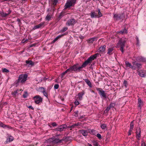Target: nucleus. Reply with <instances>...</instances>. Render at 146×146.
Listing matches in <instances>:
<instances>
[{
	"instance_id": "nucleus-1",
	"label": "nucleus",
	"mask_w": 146,
	"mask_h": 146,
	"mask_svg": "<svg viewBox=\"0 0 146 146\" xmlns=\"http://www.w3.org/2000/svg\"><path fill=\"white\" fill-rule=\"evenodd\" d=\"M99 55L98 53H96L92 55L83 63L81 66H80L78 64H76L70 67L68 69V70L70 72H72L73 71L76 72H80L82 68L86 67L88 64H90L93 60L96 58Z\"/></svg>"
},
{
	"instance_id": "nucleus-2",
	"label": "nucleus",
	"mask_w": 146,
	"mask_h": 146,
	"mask_svg": "<svg viewBox=\"0 0 146 146\" xmlns=\"http://www.w3.org/2000/svg\"><path fill=\"white\" fill-rule=\"evenodd\" d=\"M126 41L125 38H121L119 40V41L117 43V46L118 47H120V50L122 53L123 52V48L125 46Z\"/></svg>"
},
{
	"instance_id": "nucleus-3",
	"label": "nucleus",
	"mask_w": 146,
	"mask_h": 146,
	"mask_svg": "<svg viewBox=\"0 0 146 146\" xmlns=\"http://www.w3.org/2000/svg\"><path fill=\"white\" fill-rule=\"evenodd\" d=\"M76 0H67L64 5V9L65 10L72 6H74L76 3Z\"/></svg>"
},
{
	"instance_id": "nucleus-4",
	"label": "nucleus",
	"mask_w": 146,
	"mask_h": 146,
	"mask_svg": "<svg viewBox=\"0 0 146 146\" xmlns=\"http://www.w3.org/2000/svg\"><path fill=\"white\" fill-rule=\"evenodd\" d=\"M27 77V74H21L19 77L18 79V82H21L23 83L25 82Z\"/></svg>"
},
{
	"instance_id": "nucleus-5",
	"label": "nucleus",
	"mask_w": 146,
	"mask_h": 146,
	"mask_svg": "<svg viewBox=\"0 0 146 146\" xmlns=\"http://www.w3.org/2000/svg\"><path fill=\"white\" fill-rule=\"evenodd\" d=\"M96 90L98 92V93L101 97H103L104 98H106V94L105 93V91L103 90L102 88H97Z\"/></svg>"
},
{
	"instance_id": "nucleus-6",
	"label": "nucleus",
	"mask_w": 146,
	"mask_h": 146,
	"mask_svg": "<svg viewBox=\"0 0 146 146\" xmlns=\"http://www.w3.org/2000/svg\"><path fill=\"white\" fill-rule=\"evenodd\" d=\"M63 140V139L60 140L58 138H55V139H54L52 138H51L48 139V142H52L54 144H55L60 143Z\"/></svg>"
},
{
	"instance_id": "nucleus-7",
	"label": "nucleus",
	"mask_w": 146,
	"mask_h": 146,
	"mask_svg": "<svg viewBox=\"0 0 146 146\" xmlns=\"http://www.w3.org/2000/svg\"><path fill=\"white\" fill-rule=\"evenodd\" d=\"M54 8L53 7L52 8V9H48V11H50L51 12L50 13H48L47 15L46 16V20L48 21L50 20L52 17L51 14H52L53 13L54 10Z\"/></svg>"
},
{
	"instance_id": "nucleus-8",
	"label": "nucleus",
	"mask_w": 146,
	"mask_h": 146,
	"mask_svg": "<svg viewBox=\"0 0 146 146\" xmlns=\"http://www.w3.org/2000/svg\"><path fill=\"white\" fill-rule=\"evenodd\" d=\"M138 75L141 77H145L146 76V71L145 70H137Z\"/></svg>"
},
{
	"instance_id": "nucleus-9",
	"label": "nucleus",
	"mask_w": 146,
	"mask_h": 146,
	"mask_svg": "<svg viewBox=\"0 0 146 146\" xmlns=\"http://www.w3.org/2000/svg\"><path fill=\"white\" fill-rule=\"evenodd\" d=\"M125 63L126 67H129L133 70L136 69V67L133 65H132L130 63H129L128 61H126L125 62Z\"/></svg>"
},
{
	"instance_id": "nucleus-10",
	"label": "nucleus",
	"mask_w": 146,
	"mask_h": 146,
	"mask_svg": "<svg viewBox=\"0 0 146 146\" xmlns=\"http://www.w3.org/2000/svg\"><path fill=\"white\" fill-rule=\"evenodd\" d=\"M75 23V21L74 19L68 20L66 22V25L68 26L73 25Z\"/></svg>"
},
{
	"instance_id": "nucleus-11",
	"label": "nucleus",
	"mask_w": 146,
	"mask_h": 146,
	"mask_svg": "<svg viewBox=\"0 0 146 146\" xmlns=\"http://www.w3.org/2000/svg\"><path fill=\"white\" fill-rule=\"evenodd\" d=\"M66 128V125H62L56 128L55 129L56 131H61L64 130Z\"/></svg>"
},
{
	"instance_id": "nucleus-12",
	"label": "nucleus",
	"mask_w": 146,
	"mask_h": 146,
	"mask_svg": "<svg viewBox=\"0 0 146 146\" xmlns=\"http://www.w3.org/2000/svg\"><path fill=\"white\" fill-rule=\"evenodd\" d=\"M133 65L136 66L138 70H139V69L141 68L142 67V65L141 64L136 63V61H133L132 62Z\"/></svg>"
},
{
	"instance_id": "nucleus-13",
	"label": "nucleus",
	"mask_w": 146,
	"mask_h": 146,
	"mask_svg": "<svg viewBox=\"0 0 146 146\" xmlns=\"http://www.w3.org/2000/svg\"><path fill=\"white\" fill-rule=\"evenodd\" d=\"M113 18L115 20H118L121 19V15L120 14H114Z\"/></svg>"
},
{
	"instance_id": "nucleus-14",
	"label": "nucleus",
	"mask_w": 146,
	"mask_h": 146,
	"mask_svg": "<svg viewBox=\"0 0 146 146\" xmlns=\"http://www.w3.org/2000/svg\"><path fill=\"white\" fill-rule=\"evenodd\" d=\"M11 13V11H10L8 13H4L3 11L2 12H0V14L1 15V16L3 17H5L7 15H8L9 14H10Z\"/></svg>"
},
{
	"instance_id": "nucleus-15",
	"label": "nucleus",
	"mask_w": 146,
	"mask_h": 146,
	"mask_svg": "<svg viewBox=\"0 0 146 146\" xmlns=\"http://www.w3.org/2000/svg\"><path fill=\"white\" fill-rule=\"evenodd\" d=\"M136 138H137L139 140L140 139V137H141V131L140 129H139L138 131H137L136 132Z\"/></svg>"
},
{
	"instance_id": "nucleus-16",
	"label": "nucleus",
	"mask_w": 146,
	"mask_h": 146,
	"mask_svg": "<svg viewBox=\"0 0 146 146\" xmlns=\"http://www.w3.org/2000/svg\"><path fill=\"white\" fill-rule=\"evenodd\" d=\"M79 132L84 136H86L88 135V132L86 131L81 130H79Z\"/></svg>"
},
{
	"instance_id": "nucleus-17",
	"label": "nucleus",
	"mask_w": 146,
	"mask_h": 146,
	"mask_svg": "<svg viewBox=\"0 0 146 146\" xmlns=\"http://www.w3.org/2000/svg\"><path fill=\"white\" fill-rule=\"evenodd\" d=\"M43 99L39 96H37V104L42 102Z\"/></svg>"
},
{
	"instance_id": "nucleus-18",
	"label": "nucleus",
	"mask_w": 146,
	"mask_h": 146,
	"mask_svg": "<svg viewBox=\"0 0 146 146\" xmlns=\"http://www.w3.org/2000/svg\"><path fill=\"white\" fill-rule=\"evenodd\" d=\"M84 93V91H83L81 93H80L78 94V99L79 100H82V96Z\"/></svg>"
},
{
	"instance_id": "nucleus-19",
	"label": "nucleus",
	"mask_w": 146,
	"mask_h": 146,
	"mask_svg": "<svg viewBox=\"0 0 146 146\" xmlns=\"http://www.w3.org/2000/svg\"><path fill=\"white\" fill-rule=\"evenodd\" d=\"M136 60L138 61L141 62L145 61V59L144 58L141 56L137 57L136 58Z\"/></svg>"
},
{
	"instance_id": "nucleus-20",
	"label": "nucleus",
	"mask_w": 146,
	"mask_h": 146,
	"mask_svg": "<svg viewBox=\"0 0 146 146\" xmlns=\"http://www.w3.org/2000/svg\"><path fill=\"white\" fill-rule=\"evenodd\" d=\"M106 47V46L105 45L101 46L99 49V52H104L105 50Z\"/></svg>"
},
{
	"instance_id": "nucleus-21",
	"label": "nucleus",
	"mask_w": 146,
	"mask_h": 146,
	"mask_svg": "<svg viewBox=\"0 0 146 146\" xmlns=\"http://www.w3.org/2000/svg\"><path fill=\"white\" fill-rule=\"evenodd\" d=\"M90 16L92 18H93L97 17L98 15L94 12L92 11L90 13Z\"/></svg>"
},
{
	"instance_id": "nucleus-22",
	"label": "nucleus",
	"mask_w": 146,
	"mask_h": 146,
	"mask_svg": "<svg viewBox=\"0 0 146 146\" xmlns=\"http://www.w3.org/2000/svg\"><path fill=\"white\" fill-rule=\"evenodd\" d=\"M21 89L20 90H16L14 91L13 92H12V95L13 96L15 97V96L19 92V91H21Z\"/></svg>"
},
{
	"instance_id": "nucleus-23",
	"label": "nucleus",
	"mask_w": 146,
	"mask_h": 146,
	"mask_svg": "<svg viewBox=\"0 0 146 146\" xmlns=\"http://www.w3.org/2000/svg\"><path fill=\"white\" fill-rule=\"evenodd\" d=\"M84 80L85 82L88 84L90 88H91L92 87V84L90 81L88 79H85Z\"/></svg>"
},
{
	"instance_id": "nucleus-24",
	"label": "nucleus",
	"mask_w": 146,
	"mask_h": 146,
	"mask_svg": "<svg viewBox=\"0 0 146 146\" xmlns=\"http://www.w3.org/2000/svg\"><path fill=\"white\" fill-rule=\"evenodd\" d=\"M127 33V30L125 29H123L122 30L119 31L118 32V33H119L120 34H123L125 33Z\"/></svg>"
},
{
	"instance_id": "nucleus-25",
	"label": "nucleus",
	"mask_w": 146,
	"mask_h": 146,
	"mask_svg": "<svg viewBox=\"0 0 146 146\" xmlns=\"http://www.w3.org/2000/svg\"><path fill=\"white\" fill-rule=\"evenodd\" d=\"M89 133L92 135H96L97 133V132L96 130L94 129L90 130L89 131Z\"/></svg>"
},
{
	"instance_id": "nucleus-26",
	"label": "nucleus",
	"mask_w": 146,
	"mask_h": 146,
	"mask_svg": "<svg viewBox=\"0 0 146 146\" xmlns=\"http://www.w3.org/2000/svg\"><path fill=\"white\" fill-rule=\"evenodd\" d=\"M113 50V48H109L108 49V52H107L108 54L110 55L111 54H112V51Z\"/></svg>"
},
{
	"instance_id": "nucleus-27",
	"label": "nucleus",
	"mask_w": 146,
	"mask_h": 146,
	"mask_svg": "<svg viewBox=\"0 0 146 146\" xmlns=\"http://www.w3.org/2000/svg\"><path fill=\"white\" fill-rule=\"evenodd\" d=\"M13 140V137L12 136H10L8 138H7V142H10L11 141H12Z\"/></svg>"
},
{
	"instance_id": "nucleus-28",
	"label": "nucleus",
	"mask_w": 146,
	"mask_h": 146,
	"mask_svg": "<svg viewBox=\"0 0 146 146\" xmlns=\"http://www.w3.org/2000/svg\"><path fill=\"white\" fill-rule=\"evenodd\" d=\"M26 63L27 64H29V65L33 66V63L31 60H27L26 61Z\"/></svg>"
},
{
	"instance_id": "nucleus-29",
	"label": "nucleus",
	"mask_w": 146,
	"mask_h": 146,
	"mask_svg": "<svg viewBox=\"0 0 146 146\" xmlns=\"http://www.w3.org/2000/svg\"><path fill=\"white\" fill-rule=\"evenodd\" d=\"M44 26V23L42 22L37 25V28H41Z\"/></svg>"
},
{
	"instance_id": "nucleus-30",
	"label": "nucleus",
	"mask_w": 146,
	"mask_h": 146,
	"mask_svg": "<svg viewBox=\"0 0 146 146\" xmlns=\"http://www.w3.org/2000/svg\"><path fill=\"white\" fill-rule=\"evenodd\" d=\"M134 126V124H133V121H132L130 124V131H131V130H133V127Z\"/></svg>"
},
{
	"instance_id": "nucleus-31",
	"label": "nucleus",
	"mask_w": 146,
	"mask_h": 146,
	"mask_svg": "<svg viewBox=\"0 0 146 146\" xmlns=\"http://www.w3.org/2000/svg\"><path fill=\"white\" fill-rule=\"evenodd\" d=\"M107 127V125L106 124H103L101 125V127L102 129H105Z\"/></svg>"
},
{
	"instance_id": "nucleus-32",
	"label": "nucleus",
	"mask_w": 146,
	"mask_h": 146,
	"mask_svg": "<svg viewBox=\"0 0 146 146\" xmlns=\"http://www.w3.org/2000/svg\"><path fill=\"white\" fill-rule=\"evenodd\" d=\"M62 36L59 35L57 36L53 40V42H54L55 41L57 40L59 38H60Z\"/></svg>"
},
{
	"instance_id": "nucleus-33",
	"label": "nucleus",
	"mask_w": 146,
	"mask_h": 146,
	"mask_svg": "<svg viewBox=\"0 0 146 146\" xmlns=\"http://www.w3.org/2000/svg\"><path fill=\"white\" fill-rule=\"evenodd\" d=\"M27 96H28L27 92V91L25 92L24 94L23 95V98H26L27 97Z\"/></svg>"
},
{
	"instance_id": "nucleus-34",
	"label": "nucleus",
	"mask_w": 146,
	"mask_h": 146,
	"mask_svg": "<svg viewBox=\"0 0 146 146\" xmlns=\"http://www.w3.org/2000/svg\"><path fill=\"white\" fill-rule=\"evenodd\" d=\"M96 38H92L89 40V42L90 43H92L96 39Z\"/></svg>"
},
{
	"instance_id": "nucleus-35",
	"label": "nucleus",
	"mask_w": 146,
	"mask_h": 146,
	"mask_svg": "<svg viewBox=\"0 0 146 146\" xmlns=\"http://www.w3.org/2000/svg\"><path fill=\"white\" fill-rule=\"evenodd\" d=\"M68 72H69V71L68 70V69H67L66 71H65L61 75V77L62 78L63 77V76L66 73Z\"/></svg>"
},
{
	"instance_id": "nucleus-36",
	"label": "nucleus",
	"mask_w": 146,
	"mask_h": 146,
	"mask_svg": "<svg viewBox=\"0 0 146 146\" xmlns=\"http://www.w3.org/2000/svg\"><path fill=\"white\" fill-rule=\"evenodd\" d=\"M44 90V88L43 87H40L38 89V91L42 92H43Z\"/></svg>"
},
{
	"instance_id": "nucleus-37",
	"label": "nucleus",
	"mask_w": 146,
	"mask_h": 146,
	"mask_svg": "<svg viewBox=\"0 0 146 146\" xmlns=\"http://www.w3.org/2000/svg\"><path fill=\"white\" fill-rule=\"evenodd\" d=\"M2 72H3L8 73L9 72V71L6 68H4L3 69Z\"/></svg>"
},
{
	"instance_id": "nucleus-38",
	"label": "nucleus",
	"mask_w": 146,
	"mask_h": 146,
	"mask_svg": "<svg viewBox=\"0 0 146 146\" xmlns=\"http://www.w3.org/2000/svg\"><path fill=\"white\" fill-rule=\"evenodd\" d=\"M68 29V28L67 27H65L63 28L61 31V32H64L66 31Z\"/></svg>"
},
{
	"instance_id": "nucleus-39",
	"label": "nucleus",
	"mask_w": 146,
	"mask_h": 146,
	"mask_svg": "<svg viewBox=\"0 0 146 146\" xmlns=\"http://www.w3.org/2000/svg\"><path fill=\"white\" fill-rule=\"evenodd\" d=\"M110 108L109 106L108 107L106 108V109L104 111V113H107L108 112V111L110 110Z\"/></svg>"
},
{
	"instance_id": "nucleus-40",
	"label": "nucleus",
	"mask_w": 146,
	"mask_h": 146,
	"mask_svg": "<svg viewBox=\"0 0 146 146\" xmlns=\"http://www.w3.org/2000/svg\"><path fill=\"white\" fill-rule=\"evenodd\" d=\"M123 84L125 88H127V82L126 80H125L123 82Z\"/></svg>"
},
{
	"instance_id": "nucleus-41",
	"label": "nucleus",
	"mask_w": 146,
	"mask_h": 146,
	"mask_svg": "<svg viewBox=\"0 0 146 146\" xmlns=\"http://www.w3.org/2000/svg\"><path fill=\"white\" fill-rule=\"evenodd\" d=\"M138 102H139V107H140L141 105V104L142 102L141 101V100L140 98H139L138 99Z\"/></svg>"
},
{
	"instance_id": "nucleus-42",
	"label": "nucleus",
	"mask_w": 146,
	"mask_h": 146,
	"mask_svg": "<svg viewBox=\"0 0 146 146\" xmlns=\"http://www.w3.org/2000/svg\"><path fill=\"white\" fill-rule=\"evenodd\" d=\"M6 126V125L3 123L1 122L0 121V127L5 128V127Z\"/></svg>"
},
{
	"instance_id": "nucleus-43",
	"label": "nucleus",
	"mask_w": 146,
	"mask_h": 146,
	"mask_svg": "<svg viewBox=\"0 0 146 146\" xmlns=\"http://www.w3.org/2000/svg\"><path fill=\"white\" fill-rule=\"evenodd\" d=\"M57 2L58 0H52L53 4L54 5H56Z\"/></svg>"
},
{
	"instance_id": "nucleus-44",
	"label": "nucleus",
	"mask_w": 146,
	"mask_h": 146,
	"mask_svg": "<svg viewBox=\"0 0 146 146\" xmlns=\"http://www.w3.org/2000/svg\"><path fill=\"white\" fill-rule=\"evenodd\" d=\"M115 105V104L114 103H111L110 104L109 106V107H110V108H113L114 107Z\"/></svg>"
},
{
	"instance_id": "nucleus-45",
	"label": "nucleus",
	"mask_w": 146,
	"mask_h": 146,
	"mask_svg": "<svg viewBox=\"0 0 146 146\" xmlns=\"http://www.w3.org/2000/svg\"><path fill=\"white\" fill-rule=\"evenodd\" d=\"M59 86L58 84H55L54 86V88L55 89H57L58 88Z\"/></svg>"
},
{
	"instance_id": "nucleus-46",
	"label": "nucleus",
	"mask_w": 146,
	"mask_h": 146,
	"mask_svg": "<svg viewBox=\"0 0 146 146\" xmlns=\"http://www.w3.org/2000/svg\"><path fill=\"white\" fill-rule=\"evenodd\" d=\"M96 136L99 139H100L102 138V136L99 133H98L97 134Z\"/></svg>"
},
{
	"instance_id": "nucleus-47",
	"label": "nucleus",
	"mask_w": 146,
	"mask_h": 146,
	"mask_svg": "<svg viewBox=\"0 0 146 146\" xmlns=\"http://www.w3.org/2000/svg\"><path fill=\"white\" fill-rule=\"evenodd\" d=\"M98 13L99 17H101L102 16V15L101 13L100 10V9H98Z\"/></svg>"
},
{
	"instance_id": "nucleus-48",
	"label": "nucleus",
	"mask_w": 146,
	"mask_h": 146,
	"mask_svg": "<svg viewBox=\"0 0 146 146\" xmlns=\"http://www.w3.org/2000/svg\"><path fill=\"white\" fill-rule=\"evenodd\" d=\"M93 145L94 146H99V144L98 143L94 142V143Z\"/></svg>"
},
{
	"instance_id": "nucleus-49",
	"label": "nucleus",
	"mask_w": 146,
	"mask_h": 146,
	"mask_svg": "<svg viewBox=\"0 0 146 146\" xmlns=\"http://www.w3.org/2000/svg\"><path fill=\"white\" fill-rule=\"evenodd\" d=\"M44 94V95L46 97H47L48 96L47 93L45 92V90H44V91L42 92Z\"/></svg>"
},
{
	"instance_id": "nucleus-50",
	"label": "nucleus",
	"mask_w": 146,
	"mask_h": 146,
	"mask_svg": "<svg viewBox=\"0 0 146 146\" xmlns=\"http://www.w3.org/2000/svg\"><path fill=\"white\" fill-rule=\"evenodd\" d=\"M76 126V124H73L72 125L70 126V127L71 128H74Z\"/></svg>"
},
{
	"instance_id": "nucleus-51",
	"label": "nucleus",
	"mask_w": 146,
	"mask_h": 146,
	"mask_svg": "<svg viewBox=\"0 0 146 146\" xmlns=\"http://www.w3.org/2000/svg\"><path fill=\"white\" fill-rule=\"evenodd\" d=\"M136 40L137 41V44L138 45H139V39H138V37H136Z\"/></svg>"
},
{
	"instance_id": "nucleus-52",
	"label": "nucleus",
	"mask_w": 146,
	"mask_h": 146,
	"mask_svg": "<svg viewBox=\"0 0 146 146\" xmlns=\"http://www.w3.org/2000/svg\"><path fill=\"white\" fill-rule=\"evenodd\" d=\"M74 104L75 105L77 106L79 105V102L78 101H76L75 102H74Z\"/></svg>"
},
{
	"instance_id": "nucleus-53",
	"label": "nucleus",
	"mask_w": 146,
	"mask_h": 146,
	"mask_svg": "<svg viewBox=\"0 0 146 146\" xmlns=\"http://www.w3.org/2000/svg\"><path fill=\"white\" fill-rule=\"evenodd\" d=\"M52 125L53 126H56L57 125V124L55 122H54L52 124Z\"/></svg>"
},
{
	"instance_id": "nucleus-54",
	"label": "nucleus",
	"mask_w": 146,
	"mask_h": 146,
	"mask_svg": "<svg viewBox=\"0 0 146 146\" xmlns=\"http://www.w3.org/2000/svg\"><path fill=\"white\" fill-rule=\"evenodd\" d=\"M132 131V130H131V131H130V129H129V131L128 132V135L129 136L131 135V132Z\"/></svg>"
},
{
	"instance_id": "nucleus-55",
	"label": "nucleus",
	"mask_w": 146,
	"mask_h": 146,
	"mask_svg": "<svg viewBox=\"0 0 146 146\" xmlns=\"http://www.w3.org/2000/svg\"><path fill=\"white\" fill-rule=\"evenodd\" d=\"M6 126L5 127V128H9V129H12V127H11L9 126L8 125H6Z\"/></svg>"
},
{
	"instance_id": "nucleus-56",
	"label": "nucleus",
	"mask_w": 146,
	"mask_h": 146,
	"mask_svg": "<svg viewBox=\"0 0 146 146\" xmlns=\"http://www.w3.org/2000/svg\"><path fill=\"white\" fill-rule=\"evenodd\" d=\"M28 108H31L32 110H33L34 108L33 107L31 106H29Z\"/></svg>"
},
{
	"instance_id": "nucleus-57",
	"label": "nucleus",
	"mask_w": 146,
	"mask_h": 146,
	"mask_svg": "<svg viewBox=\"0 0 146 146\" xmlns=\"http://www.w3.org/2000/svg\"><path fill=\"white\" fill-rule=\"evenodd\" d=\"M28 40H27V39L26 40H23L22 41V42L23 43L24 42H27V41Z\"/></svg>"
},
{
	"instance_id": "nucleus-58",
	"label": "nucleus",
	"mask_w": 146,
	"mask_h": 146,
	"mask_svg": "<svg viewBox=\"0 0 146 146\" xmlns=\"http://www.w3.org/2000/svg\"><path fill=\"white\" fill-rule=\"evenodd\" d=\"M76 124V126H78L80 125V123H75Z\"/></svg>"
},
{
	"instance_id": "nucleus-59",
	"label": "nucleus",
	"mask_w": 146,
	"mask_h": 146,
	"mask_svg": "<svg viewBox=\"0 0 146 146\" xmlns=\"http://www.w3.org/2000/svg\"><path fill=\"white\" fill-rule=\"evenodd\" d=\"M17 21L19 23L20 22L21 20L20 19H17Z\"/></svg>"
},
{
	"instance_id": "nucleus-60",
	"label": "nucleus",
	"mask_w": 146,
	"mask_h": 146,
	"mask_svg": "<svg viewBox=\"0 0 146 146\" xmlns=\"http://www.w3.org/2000/svg\"><path fill=\"white\" fill-rule=\"evenodd\" d=\"M36 29V25L35 26L34 28L33 29L35 30Z\"/></svg>"
},
{
	"instance_id": "nucleus-61",
	"label": "nucleus",
	"mask_w": 146,
	"mask_h": 146,
	"mask_svg": "<svg viewBox=\"0 0 146 146\" xmlns=\"http://www.w3.org/2000/svg\"><path fill=\"white\" fill-rule=\"evenodd\" d=\"M62 13H61L59 16V18H61L62 17Z\"/></svg>"
},
{
	"instance_id": "nucleus-62",
	"label": "nucleus",
	"mask_w": 146,
	"mask_h": 146,
	"mask_svg": "<svg viewBox=\"0 0 146 146\" xmlns=\"http://www.w3.org/2000/svg\"><path fill=\"white\" fill-rule=\"evenodd\" d=\"M78 111H76L74 112L76 114V115H77V114H78Z\"/></svg>"
},
{
	"instance_id": "nucleus-63",
	"label": "nucleus",
	"mask_w": 146,
	"mask_h": 146,
	"mask_svg": "<svg viewBox=\"0 0 146 146\" xmlns=\"http://www.w3.org/2000/svg\"><path fill=\"white\" fill-rule=\"evenodd\" d=\"M88 145L89 146H92V145L91 144H90L89 143H88Z\"/></svg>"
},
{
	"instance_id": "nucleus-64",
	"label": "nucleus",
	"mask_w": 146,
	"mask_h": 146,
	"mask_svg": "<svg viewBox=\"0 0 146 146\" xmlns=\"http://www.w3.org/2000/svg\"><path fill=\"white\" fill-rule=\"evenodd\" d=\"M35 103L36 104V100H35Z\"/></svg>"
}]
</instances>
